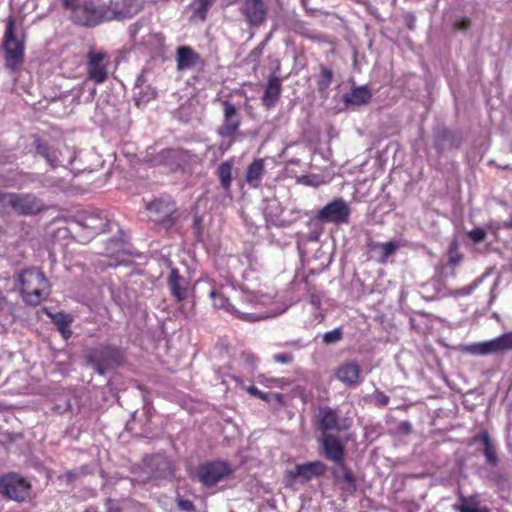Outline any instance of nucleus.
<instances>
[{
    "mask_svg": "<svg viewBox=\"0 0 512 512\" xmlns=\"http://www.w3.org/2000/svg\"><path fill=\"white\" fill-rule=\"evenodd\" d=\"M224 116H225V122H226L225 128H238L239 127L240 122L238 119L236 109L229 102L224 103Z\"/></svg>",
    "mask_w": 512,
    "mask_h": 512,
    "instance_id": "7c9ffc66",
    "label": "nucleus"
},
{
    "mask_svg": "<svg viewBox=\"0 0 512 512\" xmlns=\"http://www.w3.org/2000/svg\"><path fill=\"white\" fill-rule=\"evenodd\" d=\"M346 106H360L366 104L371 99V91L367 86H359L343 97Z\"/></svg>",
    "mask_w": 512,
    "mask_h": 512,
    "instance_id": "393cba45",
    "label": "nucleus"
},
{
    "mask_svg": "<svg viewBox=\"0 0 512 512\" xmlns=\"http://www.w3.org/2000/svg\"><path fill=\"white\" fill-rule=\"evenodd\" d=\"M107 54L102 51L90 50L87 55V79L95 84H102L108 78V66L105 62Z\"/></svg>",
    "mask_w": 512,
    "mask_h": 512,
    "instance_id": "f8f14e48",
    "label": "nucleus"
},
{
    "mask_svg": "<svg viewBox=\"0 0 512 512\" xmlns=\"http://www.w3.org/2000/svg\"><path fill=\"white\" fill-rule=\"evenodd\" d=\"M106 504H107V509H108V512H120V508L115 506L113 504V500L108 498L106 499Z\"/></svg>",
    "mask_w": 512,
    "mask_h": 512,
    "instance_id": "a18cd8bd",
    "label": "nucleus"
},
{
    "mask_svg": "<svg viewBox=\"0 0 512 512\" xmlns=\"http://www.w3.org/2000/svg\"><path fill=\"white\" fill-rule=\"evenodd\" d=\"M31 485L17 473H8L0 477V494L8 499L22 502L30 494Z\"/></svg>",
    "mask_w": 512,
    "mask_h": 512,
    "instance_id": "6e6552de",
    "label": "nucleus"
},
{
    "mask_svg": "<svg viewBox=\"0 0 512 512\" xmlns=\"http://www.w3.org/2000/svg\"><path fill=\"white\" fill-rule=\"evenodd\" d=\"M150 219L165 228H169L174 224V213L176 206L170 198H160L147 204L146 206Z\"/></svg>",
    "mask_w": 512,
    "mask_h": 512,
    "instance_id": "9d476101",
    "label": "nucleus"
},
{
    "mask_svg": "<svg viewBox=\"0 0 512 512\" xmlns=\"http://www.w3.org/2000/svg\"><path fill=\"white\" fill-rule=\"evenodd\" d=\"M367 247L370 251H377L380 253V262L385 263L387 259L397 250L398 244L394 241L385 243L369 241Z\"/></svg>",
    "mask_w": 512,
    "mask_h": 512,
    "instance_id": "bb28decb",
    "label": "nucleus"
},
{
    "mask_svg": "<svg viewBox=\"0 0 512 512\" xmlns=\"http://www.w3.org/2000/svg\"><path fill=\"white\" fill-rule=\"evenodd\" d=\"M461 505L459 506L460 512H489L486 507L479 506L477 503H468V500L461 496Z\"/></svg>",
    "mask_w": 512,
    "mask_h": 512,
    "instance_id": "72a5a7b5",
    "label": "nucleus"
},
{
    "mask_svg": "<svg viewBox=\"0 0 512 512\" xmlns=\"http://www.w3.org/2000/svg\"><path fill=\"white\" fill-rule=\"evenodd\" d=\"M351 210L348 204L338 198L325 205L317 214V219L323 222L342 224L347 223Z\"/></svg>",
    "mask_w": 512,
    "mask_h": 512,
    "instance_id": "ddd939ff",
    "label": "nucleus"
},
{
    "mask_svg": "<svg viewBox=\"0 0 512 512\" xmlns=\"http://www.w3.org/2000/svg\"><path fill=\"white\" fill-rule=\"evenodd\" d=\"M334 475L337 479L343 480L351 486L355 485V477L352 471L343 463V461L338 463L337 467L334 468Z\"/></svg>",
    "mask_w": 512,
    "mask_h": 512,
    "instance_id": "2f4dec72",
    "label": "nucleus"
},
{
    "mask_svg": "<svg viewBox=\"0 0 512 512\" xmlns=\"http://www.w3.org/2000/svg\"><path fill=\"white\" fill-rule=\"evenodd\" d=\"M502 227L506 229H512V214H510L507 220L503 221Z\"/></svg>",
    "mask_w": 512,
    "mask_h": 512,
    "instance_id": "49530a36",
    "label": "nucleus"
},
{
    "mask_svg": "<svg viewBox=\"0 0 512 512\" xmlns=\"http://www.w3.org/2000/svg\"><path fill=\"white\" fill-rule=\"evenodd\" d=\"M302 1H303V3H305L306 0H302Z\"/></svg>",
    "mask_w": 512,
    "mask_h": 512,
    "instance_id": "864d4df0",
    "label": "nucleus"
},
{
    "mask_svg": "<svg viewBox=\"0 0 512 512\" xmlns=\"http://www.w3.org/2000/svg\"><path fill=\"white\" fill-rule=\"evenodd\" d=\"M34 146L36 149V152L44 157L47 161V163L52 167L55 168L58 165H61L63 163V160L60 159L61 152L58 149H55L54 147H51L48 145V143L40 138H35L34 140Z\"/></svg>",
    "mask_w": 512,
    "mask_h": 512,
    "instance_id": "4be33fe9",
    "label": "nucleus"
},
{
    "mask_svg": "<svg viewBox=\"0 0 512 512\" xmlns=\"http://www.w3.org/2000/svg\"><path fill=\"white\" fill-rule=\"evenodd\" d=\"M483 454L488 464L492 466H496L498 464V457L496 454L495 447L492 443L483 447Z\"/></svg>",
    "mask_w": 512,
    "mask_h": 512,
    "instance_id": "e433bc0d",
    "label": "nucleus"
},
{
    "mask_svg": "<svg viewBox=\"0 0 512 512\" xmlns=\"http://www.w3.org/2000/svg\"><path fill=\"white\" fill-rule=\"evenodd\" d=\"M164 42L165 38L161 33H152L148 35L144 41L145 45L154 51L160 50L163 47Z\"/></svg>",
    "mask_w": 512,
    "mask_h": 512,
    "instance_id": "473e14b6",
    "label": "nucleus"
},
{
    "mask_svg": "<svg viewBox=\"0 0 512 512\" xmlns=\"http://www.w3.org/2000/svg\"><path fill=\"white\" fill-rule=\"evenodd\" d=\"M361 368L354 360L342 363L335 371L336 378L347 386L360 383Z\"/></svg>",
    "mask_w": 512,
    "mask_h": 512,
    "instance_id": "f3484780",
    "label": "nucleus"
},
{
    "mask_svg": "<svg viewBox=\"0 0 512 512\" xmlns=\"http://www.w3.org/2000/svg\"><path fill=\"white\" fill-rule=\"evenodd\" d=\"M246 358H247V361H250V359H252V357L250 355H246Z\"/></svg>",
    "mask_w": 512,
    "mask_h": 512,
    "instance_id": "603ef678",
    "label": "nucleus"
},
{
    "mask_svg": "<svg viewBox=\"0 0 512 512\" xmlns=\"http://www.w3.org/2000/svg\"><path fill=\"white\" fill-rule=\"evenodd\" d=\"M242 13L252 25L261 24L266 17V7L262 0H245Z\"/></svg>",
    "mask_w": 512,
    "mask_h": 512,
    "instance_id": "6ab92c4d",
    "label": "nucleus"
},
{
    "mask_svg": "<svg viewBox=\"0 0 512 512\" xmlns=\"http://www.w3.org/2000/svg\"><path fill=\"white\" fill-rule=\"evenodd\" d=\"M85 359L87 364L93 367L97 373L104 375L110 368L122 362V355L115 347L103 346L87 351Z\"/></svg>",
    "mask_w": 512,
    "mask_h": 512,
    "instance_id": "39448f33",
    "label": "nucleus"
},
{
    "mask_svg": "<svg viewBox=\"0 0 512 512\" xmlns=\"http://www.w3.org/2000/svg\"><path fill=\"white\" fill-rule=\"evenodd\" d=\"M468 237L474 242V243H480L485 240L486 238V231L483 228H474L468 232Z\"/></svg>",
    "mask_w": 512,
    "mask_h": 512,
    "instance_id": "58836bf2",
    "label": "nucleus"
},
{
    "mask_svg": "<svg viewBox=\"0 0 512 512\" xmlns=\"http://www.w3.org/2000/svg\"><path fill=\"white\" fill-rule=\"evenodd\" d=\"M322 444L327 459L336 462L337 464L344 459V445L334 435L325 434L322 437Z\"/></svg>",
    "mask_w": 512,
    "mask_h": 512,
    "instance_id": "aec40b11",
    "label": "nucleus"
},
{
    "mask_svg": "<svg viewBox=\"0 0 512 512\" xmlns=\"http://www.w3.org/2000/svg\"><path fill=\"white\" fill-rule=\"evenodd\" d=\"M177 506L182 511L190 512V511L194 510L193 503L190 500H186V499H182V498L177 499Z\"/></svg>",
    "mask_w": 512,
    "mask_h": 512,
    "instance_id": "79ce46f5",
    "label": "nucleus"
},
{
    "mask_svg": "<svg viewBox=\"0 0 512 512\" xmlns=\"http://www.w3.org/2000/svg\"><path fill=\"white\" fill-rule=\"evenodd\" d=\"M247 392L253 396H256L260 399L267 400L268 396L266 393L261 392L257 387L255 386H249L247 388Z\"/></svg>",
    "mask_w": 512,
    "mask_h": 512,
    "instance_id": "37998d69",
    "label": "nucleus"
},
{
    "mask_svg": "<svg viewBox=\"0 0 512 512\" xmlns=\"http://www.w3.org/2000/svg\"><path fill=\"white\" fill-rule=\"evenodd\" d=\"M66 476H67V478L69 479V481L74 480V479H75V477H76L75 473H73V472H71V471H70V472H68V473L66 474Z\"/></svg>",
    "mask_w": 512,
    "mask_h": 512,
    "instance_id": "8fccbe9b",
    "label": "nucleus"
},
{
    "mask_svg": "<svg viewBox=\"0 0 512 512\" xmlns=\"http://www.w3.org/2000/svg\"><path fill=\"white\" fill-rule=\"evenodd\" d=\"M77 222L95 232H105L108 226L107 215L100 210L85 211L77 215Z\"/></svg>",
    "mask_w": 512,
    "mask_h": 512,
    "instance_id": "4468645a",
    "label": "nucleus"
},
{
    "mask_svg": "<svg viewBox=\"0 0 512 512\" xmlns=\"http://www.w3.org/2000/svg\"><path fill=\"white\" fill-rule=\"evenodd\" d=\"M333 80V72L326 68L321 67L320 73L317 77L318 90L323 98L328 96V88L330 87Z\"/></svg>",
    "mask_w": 512,
    "mask_h": 512,
    "instance_id": "c85d7f7f",
    "label": "nucleus"
},
{
    "mask_svg": "<svg viewBox=\"0 0 512 512\" xmlns=\"http://www.w3.org/2000/svg\"><path fill=\"white\" fill-rule=\"evenodd\" d=\"M461 139L458 130H440L436 135V145L441 150L458 148Z\"/></svg>",
    "mask_w": 512,
    "mask_h": 512,
    "instance_id": "5701e85b",
    "label": "nucleus"
},
{
    "mask_svg": "<svg viewBox=\"0 0 512 512\" xmlns=\"http://www.w3.org/2000/svg\"><path fill=\"white\" fill-rule=\"evenodd\" d=\"M481 281H482V278H479L467 287L457 289V290L450 292V295L455 296V297L469 295L480 284Z\"/></svg>",
    "mask_w": 512,
    "mask_h": 512,
    "instance_id": "4c0bfd02",
    "label": "nucleus"
},
{
    "mask_svg": "<svg viewBox=\"0 0 512 512\" xmlns=\"http://www.w3.org/2000/svg\"><path fill=\"white\" fill-rule=\"evenodd\" d=\"M144 465L152 477L166 478L173 474L171 462L160 454L145 458Z\"/></svg>",
    "mask_w": 512,
    "mask_h": 512,
    "instance_id": "2eb2a0df",
    "label": "nucleus"
},
{
    "mask_svg": "<svg viewBox=\"0 0 512 512\" xmlns=\"http://www.w3.org/2000/svg\"><path fill=\"white\" fill-rule=\"evenodd\" d=\"M264 173V161L262 159L254 160L247 168L246 181L247 183L257 188L261 183V178Z\"/></svg>",
    "mask_w": 512,
    "mask_h": 512,
    "instance_id": "a878e982",
    "label": "nucleus"
},
{
    "mask_svg": "<svg viewBox=\"0 0 512 512\" xmlns=\"http://www.w3.org/2000/svg\"><path fill=\"white\" fill-rule=\"evenodd\" d=\"M217 174L221 186L227 191L231 187L232 165L229 162H223L218 166Z\"/></svg>",
    "mask_w": 512,
    "mask_h": 512,
    "instance_id": "c756f323",
    "label": "nucleus"
},
{
    "mask_svg": "<svg viewBox=\"0 0 512 512\" xmlns=\"http://www.w3.org/2000/svg\"><path fill=\"white\" fill-rule=\"evenodd\" d=\"M472 442L473 443H479L481 445H483V447L489 445L492 443L489 435L487 432H482L480 434H477L475 435L473 438H472Z\"/></svg>",
    "mask_w": 512,
    "mask_h": 512,
    "instance_id": "ea45409f",
    "label": "nucleus"
},
{
    "mask_svg": "<svg viewBox=\"0 0 512 512\" xmlns=\"http://www.w3.org/2000/svg\"><path fill=\"white\" fill-rule=\"evenodd\" d=\"M458 262H459V258L458 257L452 256L449 259V264L452 265V266H455Z\"/></svg>",
    "mask_w": 512,
    "mask_h": 512,
    "instance_id": "09e8293b",
    "label": "nucleus"
},
{
    "mask_svg": "<svg viewBox=\"0 0 512 512\" xmlns=\"http://www.w3.org/2000/svg\"><path fill=\"white\" fill-rule=\"evenodd\" d=\"M17 281L21 295L26 304L37 306L48 298L51 292L50 283L45 274L37 268H27L18 273Z\"/></svg>",
    "mask_w": 512,
    "mask_h": 512,
    "instance_id": "f257e3e1",
    "label": "nucleus"
},
{
    "mask_svg": "<svg viewBox=\"0 0 512 512\" xmlns=\"http://www.w3.org/2000/svg\"><path fill=\"white\" fill-rule=\"evenodd\" d=\"M213 0H195L194 1V13L202 20L206 18V14L209 6Z\"/></svg>",
    "mask_w": 512,
    "mask_h": 512,
    "instance_id": "f704fd0d",
    "label": "nucleus"
},
{
    "mask_svg": "<svg viewBox=\"0 0 512 512\" xmlns=\"http://www.w3.org/2000/svg\"><path fill=\"white\" fill-rule=\"evenodd\" d=\"M375 398L377 403L382 406H385L389 403V397L385 395L383 392H377Z\"/></svg>",
    "mask_w": 512,
    "mask_h": 512,
    "instance_id": "c03bdc74",
    "label": "nucleus"
},
{
    "mask_svg": "<svg viewBox=\"0 0 512 512\" xmlns=\"http://www.w3.org/2000/svg\"><path fill=\"white\" fill-rule=\"evenodd\" d=\"M176 60L178 70H186L194 67L198 63L199 56L192 48L182 46L177 49Z\"/></svg>",
    "mask_w": 512,
    "mask_h": 512,
    "instance_id": "b1692460",
    "label": "nucleus"
},
{
    "mask_svg": "<svg viewBox=\"0 0 512 512\" xmlns=\"http://www.w3.org/2000/svg\"><path fill=\"white\" fill-rule=\"evenodd\" d=\"M65 8L72 9V17L80 25L92 26L98 24L104 17L105 9L93 3L77 5L78 0H62Z\"/></svg>",
    "mask_w": 512,
    "mask_h": 512,
    "instance_id": "0eeeda50",
    "label": "nucleus"
},
{
    "mask_svg": "<svg viewBox=\"0 0 512 512\" xmlns=\"http://www.w3.org/2000/svg\"><path fill=\"white\" fill-rule=\"evenodd\" d=\"M468 26H469L468 20H463L462 22L457 23V28L460 30H464V29L468 28Z\"/></svg>",
    "mask_w": 512,
    "mask_h": 512,
    "instance_id": "de8ad7c7",
    "label": "nucleus"
},
{
    "mask_svg": "<svg viewBox=\"0 0 512 512\" xmlns=\"http://www.w3.org/2000/svg\"><path fill=\"white\" fill-rule=\"evenodd\" d=\"M320 427L323 430L339 429L338 415L335 410L326 407L320 410Z\"/></svg>",
    "mask_w": 512,
    "mask_h": 512,
    "instance_id": "cd10ccee",
    "label": "nucleus"
},
{
    "mask_svg": "<svg viewBox=\"0 0 512 512\" xmlns=\"http://www.w3.org/2000/svg\"><path fill=\"white\" fill-rule=\"evenodd\" d=\"M3 49L6 68L15 71L24 61L25 43L23 35L17 32L12 17L7 20Z\"/></svg>",
    "mask_w": 512,
    "mask_h": 512,
    "instance_id": "7ed1b4c3",
    "label": "nucleus"
},
{
    "mask_svg": "<svg viewBox=\"0 0 512 512\" xmlns=\"http://www.w3.org/2000/svg\"><path fill=\"white\" fill-rule=\"evenodd\" d=\"M0 204L19 216H36L47 210L44 201L32 193H0Z\"/></svg>",
    "mask_w": 512,
    "mask_h": 512,
    "instance_id": "f03ea898",
    "label": "nucleus"
},
{
    "mask_svg": "<svg viewBox=\"0 0 512 512\" xmlns=\"http://www.w3.org/2000/svg\"><path fill=\"white\" fill-rule=\"evenodd\" d=\"M231 473V468L225 462H208L198 467L197 478L205 486H213L226 478Z\"/></svg>",
    "mask_w": 512,
    "mask_h": 512,
    "instance_id": "9b49d317",
    "label": "nucleus"
},
{
    "mask_svg": "<svg viewBox=\"0 0 512 512\" xmlns=\"http://www.w3.org/2000/svg\"><path fill=\"white\" fill-rule=\"evenodd\" d=\"M84 512H96V509L93 507L87 508Z\"/></svg>",
    "mask_w": 512,
    "mask_h": 512,
    "instance_id": "3c124183",
    "label": "nucleus"
},
{
    "mask_svg": "<svg viewBox=\"0 0 512 512\" xmlns=\"http://www.w3.org/2000/svg\"><path fill=\"white\" fill-rule=\"evenodd\" d=\"M343 337V332L341 328H335L332 331L326 332L323 335V342L327 345L336 344L339 342Z\"/></svg>",
    "mask_w": 512,
    "mask_h": 512,
    "instance_id": "c9c22d12",
    "label": "nucleus"
},
{
    "mask_svg": "<svg viewBox=\"0 0 512 512\" xmlns=\"http://www.w3.org/2000/svg\"><path fill=\"white\" fill-rule=\"evenodd\" d=\"M167 284L171 295L177 302H182L188 298L189 282L186 278L180 276L175 268L171 269Z\"/></svg>",
    "mask_w": 512,
    "mask_h": 512,
    "instance_id": "a211bd4d",
    "label": "nucleus"
},
{
    "mask_svg": "<svg viewBox=\"0 0 512 512\" xmlns=\"http://www.w3.org/2000/svg\"><path fill=\"white\" fill-rule=\"evenodd\" d=\"M189 159L187 151L178 148H160L158 144L146 149L143 161L153 166H165L171 171L183 167Z\"/></svg>",
    "mask_w": 512,
    "mask_h": 512,
    "instance_id": "20e7f679",
    "label": "nucleus"
},
{
    "mask_svg": "<svg viewBox=\"0 0 512 512\" xmlns=\"http://www.w3.org/2000/svg\"><path fill=\"white\" fill-rule=\"evenodd\" d=\"M282 80L276 74H272L267 82L262 102L266 108L273 107L279 99Z\"/></svg>",
    "mask_w": 512,
    "mask_h": 512,
    "instance_id": "412c9836",
    "label": "nucleus"
},
{
    "mask_svg": "<svg viewBox=\"0 0 512 512\" xmlns=\"http://www.w3.org/2000/svg\"><path fill=\"white\" fill-rule=\"evenodd\" d=\"M326 470L325 464L320 461L297 464L293 469L285 472V485L292 487L295 483H305L322 475Z\"/></svg>",
    "mask_w": 512,
    "mask_h": 512,
    "instance_id": "1a4fd4ad",
    "label": "nucleus"
},
{
    "mask_svg": "<svg viewBox=\"0 0 512 512\" xmlns=\"http://www.w3.org/2000/svg\"><path fill=\"white\" fill-rule=\"evenodd\" d=\"M273 359L277 363L289 364L293 360V356L289 353H279L273 356Z\"/></svg>",
    "mask_w": 512,
    "mask_h": 512,
    "instance_id": "a19ab883",
    "label": "nucleus"
},
{
    "mask_svg": "<svg viewBox=\"0 0 512 512\" xmlns=\"http://www.w3.org/2000/svg\"><path fill=\"white\" fill-rule=\"evenodd\" d=\"M210 297L213 300V305L216 308L225 309L235 315H237L240 319L245 321H259L261 319H265L268 316L266 315H255L249 312H242L236 309L233 305L229 303V300L222 294L216 290H211L209 293Z\"/></svg>",
    "mask_w": 512,
    "mask_h": 512,
    "instance_id": "dca6fc26",
    "label": "nucleus"
},
{
    "mask_svg": "<svg viewBox=\"0 0 512 512\" xmlns=\"http://www.w3.org/2000/svg\"><path fill=\"white\" fill-rule=\"evenodd\" d=\"M460 351L472 355L486 356L490 354L512 351V332H507L489 341L463 345Z\"/></svg>",
    "mask_w": 512,
    "mask_h": 512,
    "instance_id": "423d86ee",
    "label": "nucleus"
}]
</instances>
